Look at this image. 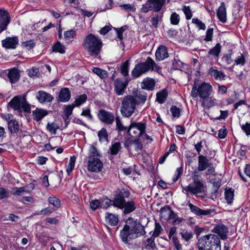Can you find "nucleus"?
<instances>
[{
    "mask_svg": "<svg viewBox=\"0 0 250 250\" xmlns=\"http://www.w3.org/2000/svg\"><path fill=\"white\" fill-rule=\"evenodd\" d=\"M129 195V192L124 188L117 190L114 195L113 206L119 208L124 209L123 212L125 214L133 212L137 208V206L133 200L126 202L125 199L128 198Z\"/></svg>",
    "mask_w": 250,
    "mask_h": 250,
    "instance_id": "1",
    "label": "nucleus"
},
{
    "mask_svg": "<svg viewBox=\"0 0 250 250\" xmlns=\"http://www.w3.org/2000/svg\"><path fill=\"white\" fill-rule=\"evenodd\" d=\"M102 40L98 37L90 33L84 38L83 45L85 50L91 56H98L103 46Z\"/></svg>",
    "mask_w": 250,
    "mask_h": 250,
    "instance_id": "2",
    "label": "nucleus"
},
{
    "mask_svg": "<svg viewBox=\"0 0 250 250\" xmlns=\"http://www.w3.org/2000/svg\"><path fill=\"white\" fill-rule=\"evenodd\" d=\"M197 246L199 250H221L220 238L215 234L201 237L198 239Z\"/></svg>",
    "mask_w": 250,
    "mask_h": 250,
    "instance_id": "3",
    "label": "nucleus"
},
{
    "mask_svg": "<svg viewBox=\"0 0 250 250\" xmlns=\"http://www.w3.org/2000/svg\"><path fill=\"white\" fill-rule=\"evenodd\" d=\"M149 70L160 73L161 72V67L157 64L151 57H148L145 62L138 63L135 65L131 71V75L134 78H137Z\"/></svg>",
    "mask_w": 250,
    "mask_h": 250,
    "instance_id": "4",
    "label": "nucleus"
},
{
    "mask_svg": "<svg viewBox=\"0 0 250 250\" xmlns=\"http://www.w3.org/2000/svg\"><path fill=\"white\" fill-rule=\"evenodd\" d=\"M9 106L21 116L22 112L27 113L31 112V104L27 101L26 94H22L14 97L8 103Z\"/></svg>",
    "mask_w": 250,
    "mask_h": 250,
    "instance_id": "5",
    "label": "nucleus"
},
{
    "mask_svg": "<svg viewBox=\"0 0 250 250\" xmlns=\"http://www.w3.org/2000/svg\"><path fill=\"white\" fill-rule=\"evenodd\" d=\"M137 104L136 99L132 95L125 97L122 101L121 112L125 117H130L134 112Z\"/></svg>",
    "mask_w": 250,
    "mask_h": 250,
    "instance_id": "6",
    "label": "nucleus"
},
{
    "mask_svg": "<svg viewBox=\"0 0 250 250\" xmlns=\"http://www.w3.org/2000/svg\"><path fill=\"white\" fill-rule=\"evenodd\" d=\"M165 3L166 0H147L146 2L142 5L140 11L144 13H147L151 10L158 12L162 9Z\"/></svg>",
    "mask_w": 250,
    "mask_h": 250,
    "instance_id": "7",
    "label": "nucleus"
},
{
    "mask_svg": "<svg viewBox=\"0 0 250 250\" xmlns=\"http://www.w3.org/2000/svg\"><path fill=\"white\" fill-rule=\"evenodd\" d=\"M146 124L141 122H132L127 128V134L132 138H139L145 132Z\"/></svg>",
    "mask_w": 250,
    "mask_h": 250,
    "instance_id": "8",
    "label": "nucleus"
},
{
    "mask_svg": "<svg viewBox=\"0 0 250 250\" xmlns=\"http://www.w3.org/2000/svg\"><path fill=\"white\" fill-rule=\"evenodd\" d=\"M126 223L130 225L135 238L146 234L145 227L142 225L137 220H134L133 218L129 217L126 221Z\"/></svg>",
    "mask_w": 250,
    "mask_h": 250,
    "instance_id": "9",
    "label": "nucleus"
},
{
    "mask_svg": "<svg viewBox=\"0 0 250 250\" xmlns=\"http://www.w3.org/2000/svg\"><path fill=\"white\" fill-rule=\"evenodd\" d=\"M205 186L202 182L195 181L192 182L187 186L184 188L183 191L185 190L187 191V196H189L188 192L192 194L196 195L204 192Z\"/></svg>",
    "mask_w": 250,
    "mask_h": 250,
    "instance_id": "10",
    "label": "nucleus"
},
{
    "mask_svg": "<svg viewBox=\"0 0 250 250\" xmlns=\"http://www.w3.org/2000/svg\"><path fill=\"white\" fill-rule=\"evenodd\" d=\"M97 116L100 121L109 125H112L115 120L113 113L105 109L99 110L97 113Z\"/></svg>",
    "mask_w": 250,
    "mask_h": 250,
    "instance_id": "11",
    "label": "nucleus"
},
{
    "mask_svg": "<svg viewBox=\"0 0 250 250\" xmlns=\"http://www.w3.org/2000/svg\"><path fill=\"white\" fill-rule=\"evenodd\" d=\"M120 237L122 241L125 244H127L129 241L135 239L129 224L126 223L123 229L121 230Z\"/></svg>",
    "mask_w": 250,
    "mask_h": 250,
    "instance_id": "12",
    "label": "nucleus"
},
{
    "mask_svg": "<svg viewBox=\"0 0 250 250\" xmlns=\"http://www.w3.org/2000/svg\"><path fill=\"white\" fill-rule=\"evenodd\" d=\"M87 162L88 170L92 172H99L101 170L103 163L99 158L88 156Z\"/></svg>",
    "mask_w": 250,
    "mask_h": 250,
    "instance_id": "13",
    "label": "nucleus"
},
{
    "mask_svg": "<svg viewBox=\"0 0 250 250\" xmlns=\"http://www.w3.org/2000/svg\"><path fill=\"white\" fill-rule=\"evenodd\" d=\"M128 81L122 78L116 79L114 82V91L118 95H122L128 85Z\"/></svg>",
    "mask_w": 250,
    "mask_h": 250,
    "instance_id": "14",
    "label": "nucleus"
},
{
    "mask_svg": "<svg viewBox=\"0 0 250 250\" xmlns=\"http://www.w3.org/2000/svg\"><path fill=\"white\" fill-rule=\"evenodd\" d=\"M199 97L204 101L209 100V96L210 95L212 89L209 84L203 83L199 87Z\"/></svg>",
    "mask_w": 250,
    "mask_h": 250,
    "instance_id": "15",
    "label": "nucleus"
},
{
    "mask_svg": "<svg viewBox=\"0 0 250 250\" xmlns=\"http://www.w3.org/2000/svg\"><path fill=\"white\" fill-rule=\"evenodd\" d=\"M191 211L194 214L202 217L203 216H207L214 213L215 211L214 209H202L191 203L188 204Z\"/></svg>",
    "mask_w": 250,
    "mask_h": 250,
    "instance_id": "16",
    "label": "nucleus"
},
{
    "mask_svg": "<svg viewBox=\"0 0 250 250\" xmlns=\"http://www.w3.org/2000/svg\"><path fill=\"white\" fill-rule=\"evenodd\" d=\"M11 21L9 13L4 9H1V32L7 28Z\"/></svg>",
    "mask_w": 250,
    "mask_h": 250,
    "instance_id": "17",
    "label": "nucleus"
},
{
    "mask_svg": "<svg viewBox=\"0 0 250 250\" xmlns=\"http://www.w3.org/2000/svg\"><path fill=\"white\" fill-rule=\"evenodd\" d=\"M3 47L6 48H16L19 43L18 37H8L1 41Z\"/></svg>",
    "mask_w": 250,
    "mask_h": 250,
    "instance_id": "18",
    "label": "nucleus"
},
{
    "mask_svg": "<svg viewBox=\"0 0 250 250\" xmlns=\"http://www.w3.org/2000/svg\"><path fill=\"white\" fill-rule=\"evenodd\" d=\"M212 231L218 234L222 240L226 239L227 238L228 229L227 227L223 224L216 225Z\"/></svg>",
    "mask_w": 250,
    "mask_h": 250,
    "instance_id": "19",
    "label": "nucleus"
},
{
    "mask_svg": "<svg viewBox=\"0 0 250 250\" xmlns=\"http://www.w3.org/2000/svg\"><path fill=\"white\" fill-rule=\"evenodd\" d=\"M161 217L166 220H169L175 218L176 214L168 206L162 207L160 209Z\"/></svg>",
    "mask_w": 250,
    "mask_h": 250,
    "instance_id": "20",
    "label": "nucleus"
},
{
    "mask_svg": "<svg viewBox=\"0 0 250 250\" xmlns=\"http://www.w3.org/2000/svg\"><path fill=\"white\" fill-rule=\"evenodd\" d=\"M155 57L157 61H161L168 57L167 47L164 45H160L156 50Z\"/></svg>",
    "mask_w": 250,
    "mask_h": 250,
    "instance_id": "21",
    "label": "nucleus"
},
{
    "mask_svg": "<svg viewBox=\"0 0 250 250\" xmlns=\"http://www.w3.org/2000/svg\"><path fill=\"white\" fill-rule=\"evenodd\" d=\"M36 97L39 102L41 103L51 102L54 99L51 95L42 90L38 92Z\"/></svg>",
    "mask_w": 250,
    "mask_h": 250,
    "instance_id": "22",
    "label": "nucleus"
},
{
    "mask_svg": "<svg viewBox=\"0 0 250 250\" xmlns=\"http://www.w3.org/2000/svg\"><path fill=\"white\" fill-rule=\"evenodd\" d=\"M155 82L154 79L150 78H146L144 79L141 83V88L149 91H152L154 89Z\"/></svg>",
    "mask_w": 250,
    "mask_h": 250,
    "instance_id": "23",
    "label": "nucleus"
},
{
    "mask_svg": "<svg viewBox=\"0 0 250 250\" xmlns=\"http://www.w3.org/2000/svg\"><path fill=\"white\" fill-rule=\"evenodd\" d=\"M211 164L209 162V160L205 156L200 155L198 156V170L199 171H204L206 170L208 166Z\"/></svg>",
    "mask_w": 250,
    "mask_h": 250,
    "instance_id": "24",
    "label": "nucleus"
},
{
    "mask_svg": "<svg viewBox=\"0 0 250 250\" xmlns=\"http://www.w3.org/2000/svg\"><path fill=\"white\" fill-rule=\"evenodd\" d=\"M217 16L219 20L225 23L227 21V12L225 2H222L217 11Z\"/></svg>",
    "mask_w": 250,
    "mask_h": 250,
    "instance_id": "25",
    "label": "nucleus"
},
{
    "mask_svg": "<svg viewBox=\"0 0 250 250\" xmlns=\"http://www.w3.org/2000/svg\"><path fill=\"white\" fill-rule=\"evenodd\" d=\"M70 92L68 88H63L61 89L58 97L59 101L66 102L70 100Z\"/></svg>",
    "mask_w": 250,
    "mask_h": 250,
    "instance_id": "26",
    "label": "nucleus"
},
{
    "mask_svg": "<svg viewBox=\"0 0 250 250\" xmlns=\"http://www.w3.org/2000/svg\"><path fill=\"white\" fill-rule=\"evenodd\" d=\"M48 114L47 111L37 108L35 110L33 111V118L37 122L41 121L43 118Z\"/></svg>",
    "mask_w": 250,
    "mask_h": 250,
    "instance_id": "27",
    "label": "nucleus"
},
{
    "mask_svg": "<svg viewBox=\"0 0 250 250\" xmlns=\"http://www.w3.org/2000/svg\"><path fill=\"white\" fill-rule=\"evenodd\" d=\"M7 76L11 83H16L20 78V74L17 69H12L9 70Z\"/></svg>",
    "mask_w": 250,
    "mask_h": 250,
    "instance_id": "28",
    "label": "nucleus"
},
{
    "mask_svg": "<svg viewBox=\"0 0 250 250\" xmlns=\"http://www.w3.org/2000/svg\"><path fill=\"white\" fill-rule=\"evenodd\" d=\"M8 130L11 133H16L19 130V125L15 119H11L8 122Z\"/></svg>",
    "mask_w": 250,
    "mask_h": 250,
    "instance_id": "29",
    "label": "nucleus"
},
{
    "mask_svg": "<svg viewBox=\"0 0 250 250\" xmlns=\"http://www.w3.org/2000/svg\"><path fill=\"white\" fill-rule=\"evenodd\" d=\"M105 219L109 224L114 226L117 225L119 221L118 216L111 213H106Z\"/></svg>",
    "mask_w": 250,
    "mask_h": 250,
    "instance_id": "30",
    "label": "nucleus"
},
{
    "mask_svg": "<svg viewBox=\"0 0 250 250\" xmlns=\"http://www.w3.org/2000/svg\"><path fill=\"white\" fill-rule=\"evenodd\" d=\"M234 190L231 188L226 189L225 191V198L228 204H231L233 202Z\"/></svg>",
    "mask_w": 250,
    "mask_h": 250,
    "instance_id": "31",
    "label": "nucleus"
},
{
    "mask_svg": "<svg viewBox=\"0 0 250 250\" xmlns=\"http://www.w3.org/2000/svg\"><path fill=\"white\" fill-rule=\"evenodd\" d=\"M209 73L216 80H223L225 76L222 71L214 69L212 68L209 69Z\"/></svg>",
    "mask_w": 250,
    "mask_h": 250,
    "instance_id": "32",
    "label": "nucleus"
},
{
    "mask_svg": "<svg viewBox=\"0 0 250 250\" xmlns=\"http://www.w3.org/2000/svg\"><path fill=\"white\" fill-rule=\"evenodd\" d=\"M136 97L138 100V103L144 104L147 100V94L144 91H139L137 92Z\"/></svg>",
    "mask_w": 250,
    "mask_h": 250,
    "instance_id": "33",
    "label": "nucleus"
},
{
    "mask_svg": "<svg viewBox=\"0 0 250 250\" xmlns=\"http://www.w3.org/2000/svg\"><path fill=\"white\" fill-rule=\"evenodd\" d=\"M92 71L101 79H104L108 76L107 72L100 68L93 67V68L92 69Z\"/></svg>",
    "mask_w": 250,
    "mask_h": 250,
    "instance_id": "34",
    "label": "nucleus"
},
{
    "mask_svg": "<svg viewBox=\"0 0 250 250\" xmlns=\"http://www.w3.org/2000/svg\"><path fill=\"white\" fill-rule=\"evenodd\" d=\"M98 136L100 142H108V134L105 128H102L99 131Z\"/></svg>",
    "mask_w": 250,
    "mask_h": 250,
    "instance_id": "35",
    "label": "nucleus"
},
{
    "mask_svg": "<svg viewBox=\"0 0 250 250\" xmlns=\"http://www.w3.org/2000/svg\"><path fill=\"white\" fill-rule=\"evenodd\" d=\"M167 95L168 94L167 90H163L157 93L156 100L160 104H163L165 102Z\"/></svg>",
    "mask_w": 250,
    "mask_h": 250,
    "instance_id": "36",
    "label": "nucleus"
},
{
    "mask_svg": "<svg viewBox=\"0 0 250 250\" xmlns=\"http://www.w3.org/2000/svg\"><path fill=\"white\" fill-rule=\"evenodd\" d=\"M121 144L120 142H115L111 145L110 147V154L112 155H117L121 149Z\"/></svg>",
    "mask_w": 250,
    "mask_h": 250,
    "instance_id": "37",
    "label": "nucleus"
},
{
    "mask_svg": "<svg viewBox=\"0 0 250 250\" xmlns=\"http://www.w3.org/2000/svg\"><path fill=\"white\" fill-rule=\"evenodd\" d=\"M52 50L55 52L63 54L65 52V46L58 41L52 47Z\"/></svg>",
    "mask_w": 250,
    "mask_h": 250,
    "instance_id": "38",
    "label": "nucleus"
},
{
    "mask_svg": "<svg viewBox=\"0 0 250 250\" xmlns=\"http://www.w3.org/2000/svg\"><path fill=\"white\" fill-rule=\"evenodd\" d=\"M87 99L86 94H83L78 96L73 103L76 106H79L82 104H84Z\"/></svg>",
    "mask_w": 250,
    "mask_h": 250,
    "instance_id": "39",
    "label": "nucleus"
},
{
    "mask_svg": "<svg viewBox=\"0 0 250 250\" xmlns=\"http://www.w3.org/2000/svg\"><path fill=\"white\" fill-rule=\"evenodd\" d=\"M12 192L13 195L19 196L24 192H29V190L27 189V187H16L12 188Z\"/></svg>",
    "mask_w": 250,
    "mask_h": 250,
    "instance_id": "40",
    "label": "nucleus"
},
{
    "mask_svg": "<svg viewBox=\"0 0 250 250\" xmlns=\"http://www.w3.org/2000/svg\"><path fill=\"white\" fill-rule=\"evenodd\" d=\"M221 46L219 43H218L216 45L209 50L208 54L213 55L215 57H218L221 51Z\"/></svg>",
    "mask_w": 250,
    "mask_h": 250,
    "instance_id": "41",
    "label": "nucleus"
},
{
    "mask_svg": "<svg viewBox=\"0 0 250 250\" xmlns=\"http://www.w3.org/2000/svg\"><path fill=\"white\" fill-rule=\"evenodd\" d=\"M76 159V158L74 155L70 157L68 165L66 168V172L68 175H70V174L71 173L72 171L74 169Z\"/></svg>",
    "mask_w": 250,
    "mask_h": 250,
    "instance_id": "42",
    "label": "nucleus"
},
{
    "mask_svg": "<svg viewBox=\"0 0 250 250\" xmlns=\"http://www.w3.org/2000/svg\"><path fill=\"white\" fill-rule=\"evenodd\" d=\"M59 125L55 122L52 123H48L46 126L47 129L52 134L55 135L56 131L59 129Z\"/></svg>",
    "mask_w": 250,
    "mask_h": 250,
    "instance_id": "43",
    "label": "nucleus"
},
{
    "mask_svg": "<svg viewBox=\"0 0 250 250\" xmlns=\"http://www.w3.org/2000/svg\"><path fill=\"white\" fill-rule=\"evenodd\" d=\"M184 63L181 62L178 56L175 57L172 62V67L175 70H179L183 67Z\"/></svg>",
    "mask_w": 250,
    "mask_h": 250,
    "instance_id": "44",
    "label": "nucleus"
},
{
    "mask_svg": "<svg viewBox=\"0 0 250 250\" xmlns=\"http://www.w3.org/2000/svg\"><path fill=\"white\" fill-rule=\"evenodd\" d=\"M129 64V61L126 60L122 64L121 66L122 74L125 77L128 75Z\"/></svg>",
    "mask_w": 250,
    "mask_h": 250,
    "instance_id": "45",
    "label": "nucleus"
},
{
    "mask_svg": "<svg viewBox=\"0 0 250 250\" xmlns=\"http://www.w3.org/2000/svg\"><path fill=\"white\" fill-rule=\"evenodd\" d=\"M154 237L152 236L147 239L146 241L147 243L146 247L147 250H154L156 249V244L154 242Z\"/></svg>",
    "mask_w": 250,
    "mask_h": 250,
    "instance_id": "46",
    "label": "nucleus"
},
{
    "mask_svg": "<svg viewBox=\"0 0 250 250\" xmlns=\"http://www.w3.org/2000/svg\"><path fill=\"white\" fill-rule=\"evenodd\" d=\"M180 234L182 239H183L186 241H188L193 237L192 232L191 231H188L185 229L180 232Z\"/></svg>",
    "mask_w": 250,
    "mask_h": 250,
    "instance_id": "47",
    "label": "nucleus"
},
{
    "mask_svg": "<svg viewBox=\"0 0 250 250\" xmlns=\"http://www.w3.org/2000/svg\"><path fill=\"white\" fill-rule=\"evenodd\" d=\"M233 54V51L232 50H229L228 54H225L222 58V62H224L227 64H229L232 62L231 59V56Z\"/></svg>",
    "mask_w": 250,
    "mask_h": 250,
    "instance_id": "48",
    "label": "nucleus"
},
{
    "mask_svg": "<svg viewBox=\"0 0 250 250\" xmlns=\"http://www.w3.org/2000/svg\"><path fill=\"white\" fill-rule=\"evenodd\" d=\"M76 106L72 104L71 105H67L65 107L64 109V117L68 119L69 117L72 114L73 108Z\"/></svg>",
    "mask_w": 250,
    "mask_h": 250,
    "instance_id": "49",
    "label": "nucleus"
},
{
    "mask_svg": "<svg viewBox=\"0 0 250 250\" xmlns=\"http://www.w3.org/2000/svg\"><path fill=\"white\" fill-rule=\"evenodd\" d=\"M120 7L122 10L125 11L127 12H134L136 10V8L133 5L128 3L120 5Z\"/></svg>",
    "mask_w": 250,
    "mask_h": 250,
    "instance_id": "50",
    "label": "nucleus"
},
{
    "mask_svg": "<svg viewBox=\"0 0 250 250\" xmlns=\"http://www.w3.org/2000/svg\"><path fill=\"white\" fill-rule=\"evenodd\" d=\"M211 182L213 184L214 193L217 192L221 185V180L219 178H215L211 180Z\"/></svg>",
    "mask_w": 250,
    "mask_h": 250,
    "instance_id": "51",
    "label": "nucleus"
},
{
    "mask_svg": "<svg viewBox=\"0 0 250 250\" xmlns=\"http://www.w3.org/2000/svg\"><path fill=\"white\" fill-rule=\"evenodd\" d=\"M48 202L49 204L53 205L54 207L59 208L61 206L60 200L56 197H50L48 198Z\"/></svg>",
    "mask_w": 250,
    "mask_h": 250,
    "instance_id": "52",
    "label": "nucleus"
},
{
    "mask_svg": "<svg viewBox=\"0 0 250 250\" xmlns=\"http://www.w3.org/2000/svg\"><path fill=\"white\" fill-rule=\"evenodd\" d=\"M192 22L196 25L197 27H198L199 29L204 30L206 29V26L205 23L202 22L198 18H193L192 19Z\"/></svg>",
    "mask_w": 250,
    "mask_h": 250,
    "instance_id": "53",
    "label": "nucleus"
},
{
    "mask_svg": "<svg viewBox=\"0 0 250 250\" xmlns=\"http://www.w3.org/2000/svg\"><path fill=\"white\" fill-rule=\"evenodd\" d=\"M116 123V128L119 131H124L127 129V127L123 125L119 116L115 118Z\"/></svg>",
    "mask_w": 250,
    "mask_h": 250,
    "instance_id": "54",
    "label": "nucleus"
},
{
    "mask_svg": "<svg viewBox=\"0 0 250 250\" xmlns=\"http://www.w3.org/2000/svg\"><path fill=\"white\" fill-rule=\"evenodd\" d=\"M172 116L174 118H179L180 116L181 109L176 106L172 105L170 109Z\"/></svg>",
    "mask_w": 250,
    "mask_h": 250,
    "instance_id": "55",
    "label": "nucleus"
},
{
    "mask_svg": "<svg viewBox=\"0 0 250 250\" xmlns=\"http://www.w3.org/2000/svg\"><path fill=\"white\" fill-rule=\"evenodd\" d=\"M171 242L176 250H181L182 246L176 236H173L171 238Z\"/></svg>",
    "mask_w": 250,
    "mask_h": 250,
    "instance_id": "56",
    "label": "nucleus"
},
{
    "mask_svg": "<svg viewBox=\"0 0 250 250\" xmlns=\"http://www.w3.org/2000/svg\"><path fill=\"white\" fill-rule=\"evenodd\" d=\"M180 16L176 13H173L170 16V22L172 24L177 25L180 21Z\"/></svg>",
    "mask_w": 250,
    "mask_h": 250,
    "instance_id": "57",
    "label": "nucleus"
},
{
    "mask_svg": "<svg viewBox=\"0 0 250 250\" xmlns=\"http://www.w3.org/2000/svg\"><path fill=\"white\" fill-rule=\"evenodd\" d=\"M76 35V31L73 29H71L64 32V38L66 40H70L74 37Z\"/></svg>",
    "mask_w": 250,
    "mask_h": 250,
    "instance_id": "58",
    "label": "nucleus"
},
{
    "mask_svg": "<svg viewBox=\"0 0 250 250\" xmlns=\"http://www.w3.org/2000/svg\"><path fill=\"white\" fill-rule=\"evenodd\" d=\"M182 10L185 14L186 19L187 20H190L192 17V14L191 11L189 6H184Z\"/></svg>",
    "mask_w": 250,
    "mask_h": 250,
    "instance_id": "59",
    "label": "nucleus"
},
{
    "mask_svg": "<svg viewBox=\"0 0 250 250\" xmlns=\"http://www.w3.org/2000/svg\"><path fill=\"white\" fill-rule=\"evenodd\" d=\"M163 230L161 225L159 223L155 222V229L152 234V236L156 237L158 236Z\"/></svg>",
    "mask_w": 250,
    "mask_h": 250,
    "instance_id": "60",
    "label": "nucleus"
},
{
    "mask_svg": "<svg viewBox=\"0 0 250 250\" xmlns=\"http://www.w3.org/2000/svg\"><path fill=\"white\" fill-rule=\"evenodd\" d=\"M81 115L86 117L89 120L92 121L93 119V116L90 113V109L89 108L83 109V111L81 113Z\"/></svg>",
    "mask_w": 250,
    "mask_h": 250,
    "instance_id": "61",
    "label": "nucleus"
},
{
    "mask_svg": "<svg viewBox=\"0 0 250 250\" xmlns=\"http://www.w3.org/2000/svg\"><path fill=\"white\" fill-rule=\"evenodd\" d=\"M90 153L89 156H92L94 157H99L100 156V154L97 150L96 147L93 145L91 146L90 148Z\"/></svg>",
    "mask_w": 250,
    "mask_h": 250,
    "instance_id": "62",
    "label": "nucleus"
},
{
    "mask_svg": "<svg viewBox=\"0 0 250 250\" xmlns=\"http://www.w3.org/2000/svg\"><path fill=\"white\" fill-rule=\"evenodd\" d=\"M102 205L100 200H92L90 203L91 209L93 210L97 209Z\"/></svg>",
    "mask_w": 250,
    "mask_h": 250,
    "instance_id": "63",
    "label": "nucleus"
},
{
    "mask_svg": "<svg viewBox=\"0 0 250 250\" xmlns=\"http://www.w3.org/2000/svg\"><path fill=\"white\" fill-rule=\"evenodd\" d=\"M245 58L243 54H241L235 59V63L237 65H244L245 63Z\"/></svg>",
    "mask_w": 250,
    "mask_h": 250,
    "instance_id": "64",
    "label": "nucleus"
}]
</instances>
